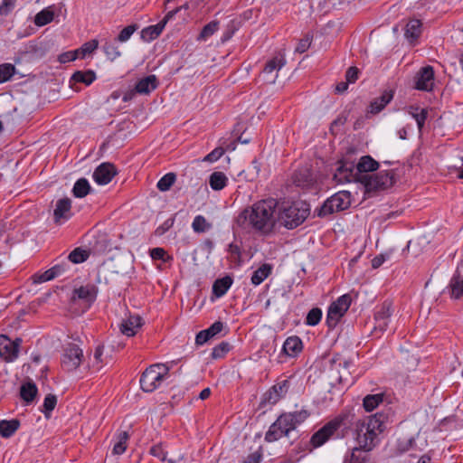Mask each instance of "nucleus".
I'll return each instance as SVG.
<instances>
[{"mask_svg":"<svg viewBox=\"0 0 463 463\" xmlns=\"http://www.w3.org/2000/svg\"><path fill=\"white\" fill-rule=\"evenodd\" d=\"M277 208V200H260L240 212L234 224L241 229L250 228L262 236H268L275 230Z\"/></svg>","mask_w":463,"mask_h":463,"instance_id":"f257e3e1","label":"nucleus"},{"mask_svg":"<svg viewBox=\"0 0 463 463\" xmlns=\"http://www.w3.org/2000/svg\"><path fill=\"white\" fill-rule=\"evenodd\" d=\"M388 415L377 412L367 419H357L354 413L352 422L353 436L365 450H373L377 445V436L385 430Z\"/></svg>","mask_w":463,"mask_h":463,"instance_id":"f03ea898","label":"nucleus"},{"mask_svg":"<svg viewBox=\"0 0 463 463\" xmlns=\"http://www.w3.org/2000/svg\"><path fill=\"white\" fill-rule=\"evenodd\" d=\"M354 412L350 410H344L316 431L311 437L310 443L315 448H318L325 444L331 437H346L352 428Z\"/></svg>","mask_w":463,"mask_h":463,"instance_id":"7ed1b4c3","label":"nucleus"},{"mask_svg":"<svg viewBox=\"0 0 463 463\" xmlns=\"http://www.w3.org/2000/svg\"><path fill=\"white\" fill-rule=\"evenodd\" d=\"M310 414V411L305 409L281 413L266 432L265 440L274 442L283 436H288L291 430L303 423Z\"/></svg>","mask_w":463,"mask_h":463,"instance_id":"20e7f679","label":"nucleus"},{"mask_svg":"<svg viewBox=\"0 0 463 463\" xmlns=\"http://www.w3.org/2000/svg\"><path fill=\"white\" fill-rule=\"evenodd\" d=\"M309 205L305 202L283 203L280 206L278 205L277 222L292 230L304 222L309 215Z\"/></svg>","mask_w":463,"mask_h":463,"instance_id":"39448f33","label":"nucleus"},{"mask_svg":"<svg viewBox=\"0 0 463 463\" xmlns=\"http://www.w3.org/2000/svg\"><path fill=\"white\" fill-rule=\"evenodd\" d=\"M351 193L340 191L327 198L323 204L316 210L317 216L326 217L335 213L348 209L351 205Z\"/></svg>","mask_w":463,"mask_h":463,"instance_id":"423d86ee","label":"nucleus"},{"mask_svg":"<svg viewBox=\"0 0 463 463\" xmlns=\"http://www.w3.org/2000/svg\"><path fill=\"white\" fill-rule=\"evenodd\" d=\"M165 364H153L146 368L140 377V387L145 392H152L158 388L168 373Z\"/></svg>","mask_w":463,"mask_h":463,"instance_id":"0eeeda50","label":"nucleus"},{"mask_svg":"<svg viewBox=\"0 0 463 463\" xmlns=\"http://www.w3.org/2000/svg\"><path fill=\"white\" fill-rule=\"evenodd\" d=\"M393 170L380 171L376 175H365L361 179V183L364 185L365 192H376L385 190L392 187L395 184Z\"/></svg>","mask_w":463,"mask_h":463,"instance_id":"6e6552de","label":"nucleus"},{"mask_svg":"<svg viewBox=\"0 0 463 463\" xmlns=\"http://www.w3.org/2000/svg\"><path fill=\"white\" fill-rule=\"evenodd\" d=\"M352 302L350 295L345 294L334 301L328 307L326 314V325L334 328L342 317L346 313Z\"/></svg>","mask_w":463,"mask_h":463,"instance_id":"1a4fd4ad","label":"nucleus"},{"mask_svg":"<svg viewBox=\"0 0 463 463\" xmlns=\"http://www.w3.org/2000/svg\"><path fill=\"white\" fill-rule=\"evenodd\" d=\"M83 351L76 344L70 343L64 349L61 359V368L70 373L75 371L81 364Z\"/></svg>","mask_w":463,"mask_h":463,"instance_id":"9d476101","label":"nucleus"},{"mask_svg":"<svg viewBox=\"0 0 463 463\" xmlns=\"http://www.w3.org/2000/svg\"><path fill=\"white\" fill-rule=\"evenodd\" d=\"M363 176H360L359 172L356 170V165L354 162L349 161H339V165L336 168L334 178L337 180L338 183H351V182H360L363 179Z\"/></svg>","mask_w":463,"mask_h":463,"instance_id":"9b49d317","label":"nucleus"},{"mask_svg":"<svg viewBox=\"0 0 463 463\" xmlns=\"http://www.w3.org/2000/svg\"><path fill=\"white\" fill-rule=\"evenodd\" d=\"M434 69L430 65L419 70L414 77V88L418 90L430 91L434 86Z\"/></svg>","mask_w":463,"mask_h":463,"instance_id":"f8f14e48","label":"nucleus"},{"mask_svg":"<svg viewBox=\"0 0 463 463\" xmlns=\"http://www.w3.org/2000/svg\"><path fill=\"white\" fill-rule=\"evenodd\" d=\"M289 388V381L285 379L271 386L264 394L261 404H276L281 398L285 397Z\"/></svg>","mask_w":463,"mask_h":463,"instance_id":"ddd939ff","label":"nucleus"},{"mask_svg":"<svg viewBox=\"0 0 463 463\" xmlns=\"http://www.w3.org/2000/svg\"><path fill=\"white\" fill-rule=\"evenodd\" d=\"M392 311V303L388 300L377 307L374 313V330L384 332L387 329Z\"/></svg>","mask_w":463,"mask_h":463,"instance_id":"4468645a","label":"nucleus"},{"mask_svg":"<svg viewBox=\"0 0 463 463\" xmlns=\"http://www.w3.org/2000/svg\"><path fill=\"white\" fill-rule=\"evenodd\" d=\"M98 288L93 284H87L74 288L71 300H82L90 307L97 299Z\"/></svg>","mask_w":463,"mask_h":463,"instance_id":"2eb2a0df","label":"nucleus"},{"mask_svg":"<svg viewBox=\"0 0 463 463\" xmlns=\"http://www.w3.org/2000/svg\"><path fill=\"white\" fill-rule=\"evenodd\" d=\"M21 342L20 338L12 341L5 335H0V355L6 361H14L18 356Z\"/></svg>","mask_w":463,"mask_h":463,"instance_id":"dca6fc26","label":"nucleus"},{"mask_svg":"<svg viewBox=\"0 0 463 463\" xmlns=\"http://www.w3.org/2000/svg\"><path fill=\"white\" fill-rule=\"evenodd\" d=\"M118 174L116 166L111 163H102L93 172L94 181L100 185L108 184Z\"/></svg>","mask_w":463,"mask_h":463,"instance_id":"f3484780","label":"nucleus"},{"mask_svg":"<svg viewBox=\"0 0 463 463\" xmlns=\"http://www.w3.org/2000/svg\"><path fill=\"white\" fill-rule=\"evenodd\" d=\"M72 216L71 200L68 197L59 199L56 202L53 211V219L55 223H63Z\"/></svg>","mask_w":463,"mask_h":463,"instance_id":"a211bd4d","label":"nucleus"},{"mask_svg":"<svg viewBox=\"0 0 463 463\" xmlns=\"http://www.w3.org/2000/svg\"><path fill=\"white\" fill-rule=\"evenodd\" d=\"M293 183L302 188H310L315 182L312 171L307 167H302L295 171L292 176Z\"/></svg>","mask_w":463,"mask_h":463,"instance_id":"6ab92c4d","label":"nucleus"},{"mask_svg":"<svg viewBox=\"0 0 463 463\" xmlns=\"http://www.w3.org/2000/svg\"><path fill=\"white\" fill-rule=\"evenodd\" d=\"M394 91L392 90H385L382 95L375 98L371 101L369 106V112L372 114H377L382 111L387 104H389L393 99Z\"/></svg>","mask_w":463,"mask_h":463,"instance_id":"aec40b11","label":"nucleus"},{"mask_svg":"<svg viewBox=\"0 0 463 463\" xmlns=\"http://www.w3.org/2000/svg\"><path fill=\"white\" fill-rule=\"evenodd\" d=\"M37 394L38 388L32 380H28L22 383L19 395L25 405L33 403Z\"/></svg>","mask_w":463,"mask_h":463,"instance_id":"412c9836","label":"nucleus"},{"mask_svg":"<svg viewBox=\"0 0 463 463\" xmlns=\"http://www.w3.org/2000/svg\"><path fill=\"white\" fill-rule=\"evenodd\" d=\"M223 328V323L221 321L214 322L207 329L200 331L195 337V343L198 345H202L208 340L219 334Z\"/></svg>","mask_w":463,"mask_h":463,"instance_id":"4be33fe9","label":"nucleus"},{"mask_svg":"<svg viewBox=\"0 0 463 463\" xmlns=\"http://www.w3.org/2000/svg\"><path fill=\"white\" fill-rule=\"evenodd\" d=\"M141 326L142 318L139 316H129L120 324V332L127 336H134Z\"/></svg>","mask_w":463,"mask_h":463,"instance_id":"5701e85b","label":"nucleus"},{"mask_svg":"<svg viewBox=\"0 0 463 463\" xmlns=\"http://www.w3.org/2000/svg\"><path fill=\"white\" fill-rule=\"evenodd\" d=\"M303 349V343L297 335L289 336L283 344L282 351L290 357L297 356Z\"/></svg>","mask_w":463,"mask_h":463,"instance_id":"b1692460","label":"nucleus"},{"mask_svg":"<svg viewBox=\"0 0 463 463\" xmlns=\"http://www.w3.org/2000/svg\"><path fill=\"white\" fill-rule=\"evenodd\" d=\"M157 85L158 80L156 76L151 74L139 80L135 86V90L139 94H149L157 88Z\"/></svg>","mask_w":463,"mask_h":463,"instance_id":"393cba45","label":"nucleus"},{"mask_svg":"<svg viewBox=\"0 0 463 463\" xmlns=\"http://www.w3.org/2000/svg\"><path fill=\"white\" fill-rule=\"evenodd\" d=\"M378 168L379 163L371 156H362L356 164V170L359 172L360 176L368 175V172H374Z\"/></svg>","mask_w":463,"mask_h":463,"instance_id":"a878e982","label":"nucleus"},{"mask_svg":"<svg viewBox=\"0 0 463 463\" xmlns=\"http://www.w3.org/2000/svg\"><path fill=\"white\" fill-rule=\"evenodd\" d=\"M286 64V60L282 55L275 56L267 61L262 72L263 74H276L270 79L269 82H274L277 78V72Z\"/></svg>","mask_w":463,"mask_h":463,"instance_id":"bb28decb","label":"nucleus"},{"mask_svg":"<svg viewBox=\"0 0 463 463\" xmlns=\"http://www.w3.org/2000/svg\"><path fill=\"white\" fill-rule=\"evenodd\" d=\"M165 26V21H160L155 25H150L141 31V39L145 42H151L156 39L163 32Z\"/></svg>","mask_w":463,"mask_h":463,"instance_id":"cd10ccee","label":"nucleus"},{"mask_svg":"<svg viewBox=\"0 0 463 463\" xmlns=\"http://www.w3.org/2000/svg\"><path fill=\"white\" fill-rule=\"evenodd\" d=\"M422 24L419 19H411L405 27L404 36L410 42L416 41L421 34Z\"/></svg>","mask_w":463,"mask_h":463,"instance_id":"c85d7f7f","label":"nucleus"},{"mask_svg":"<svg viewBox=\"0 0 463 463\" xmlns=\"http://www.w3.org/2000/svg\"><path fill=\"white\" fill-rule=\"evenodd\" d=\"M232 282L233 279L231 276H225L223 278L216 279L213 285V293L217 298L222 297L231 288Z\"/></svg>","mask_w":463,"mask_h":463,"instance_id":"c756f323","label":"nucleus"},{"mask_svg":"<svg viewBox=\"0 0 463 463\" xmlns=\"http://www.w3.org/2000/svg\"><path fill=\"white\" fill-rule=\"evenodd\" d=\"M20 427V420L13 419L11 420H0V435L3 438L12 437Z\"/></svg>","mask_w":463,"mask_h":463,"instance_id":"7c9ffc66","label":"nucleus"},{"mask_svg":"<svg viewBox=\"0 0 463 463\" xmlns=\"http://www.w3.org/2000/svg\"><path fill=\"white\" fill-rule=\"evenodd\" d=\"M111 360V355H105L104 356V345H98L94 352V357L93 361L91 362V364H90V367H92L95 371H99L103 364H108L109 361Z\"/></svg>","mask_w":463,"mask_h":463,"instance_id":"2f4dec72","label":"nucleus"},{"mask_svg":"<svg viewBox=\"0 0 463 463\" xmlns=\"http://www.w3.org/2000/svg\"><path fill=\"white\" fill-rule=\"evenodd\" d=\"M370 451L371 450H365L358 444V447L354 448L350 455L345 457V463H366L368 458L365 453Z\"/></svg>","mask_w":463,"mask_h":463,"instance_id":"473e14b6","label":"nucleus"},{"mask_svg":"<svg viewBox=\"0 0 463 463\" xmlns=\"http://www.w3.org/2000/svg\"><path fill=\"white\" fill-rule=\"evenodd\" d=\"M272 271V266L269 263L262 264L258 268L251 276V283L255 286L261 284Z\"/></svg>","mask_w":463,"mask_h":463,"instance_id":"72a5a7b5","label":"nucleus"},{"mask_svg":"<svg viewBox=\"0 0 463 463\" xmlns=\"http://www.w3.org/2000/svg\"><path fill=\"white\" fill-rule=\"evenodd\" d=\"M95 80L96 73L92 70L77 71L71 78V81L84 83L87 86L90 85Z\"/></svg>","mask_w":463,"mask_h":463,"instance_id":"f704fd0d","label":"nucleus"},{"mask_svg":"<svg viewBox=\"0 0 463 463\" xmlns=\"http://www.w3.org/2000/svg\"><path fill=\"white\" fill-rule=\"evenodd\" d=\"M91 187L86 178L78 179L72 188V194L76 198H83L90 194Z\"/></svg>","mask_w":463,"mask_h":463,"instance_id":"c9c22d12","label":"nucleus"},{"mask_svg":"<svg viewBox=\"0 0 463 463\" xmlns=\"http://www.w3.org/2000/svg\"><path fill=\"white\" fill-rule=\"evenodd\" d=\"M450 297L458 299L463 296V279L459 274H455L449 281Z\"/></svg>","mask_w":463,"mask_h":463,"instance_id":"e433bc0d","label":"nucleus"},{"mask_svg":"<svg viewBox=\"0 0 463 463\" xmlns=\"http://www.w3.org/2000/svg\"><path fill=\"white\" fill-rule=\"evenodd\" d=\"M228 178L222 172H213L209 178V184L214 191H220L227 185Z\"/></svg>","mask_w":463,"mask_h":463,"instance_id":"4c0bfd02","label":"nucleus"},{"mask_svg":"<svg viewBox=\"0 0 463 463\" xmlns=\"http://www.w3.org/2000/svg\"><path fill=\"white\" fill-rule=\"evenodd\" d=\"M53 19L54 12L51 9V7H47L36 14L33 22L35 25L41 27L50 24Z\"/></svg>","mask_w":463,"mask_h":463,"instance_id":"58836bf2","label":"nucleus"},{"mask_svg":"<svg viewBox=\"0 0 463 463\" xmlns=\"http://www.w3.org/2000/svg\"><path fill=\"white\" fill-rule=\"evenodd\" d=\"M409 113L416 120L419 131L420 132L428 117V109L411 106L410 107Z\"/></svg>","mask_w":463,"mask_h":463,"instance_id":"ea45409f","label":"nucleus"},{"mask_svg":"<svg viewBox=\"0 0 463 463\" xmlns=\"http://www.w3.org/2000/svg\"><path fill=\"white\" fill-rule=\"evenodd\" d=\"M383 393L368 394L364 398L363 406L366 411H373L383 402Z\"/></svg>","mask_w":463,"mask_h":463,"instance_id":"a19ab883","label":"nucleus"},{"mask_svg":"<svg viewBox=\"0 0 463 463\" xmlns=\"http://www.w3.org/2000/svg\"><path fill=\"white\" fill-rule=\"evenodd\" d=\"M129 439V434L128 431H120L117 435V442L113 447V454L121 455L123 454L128 448V440Z\"/></svg>","mask_w":463,"mask_h":463,"instance_id":"79ce46f5","label":"nucleus"},{"mask_svg":"<svg viewBox=\"0 0 463 463\" xmlns=\"http://www.w3.org/2000/svg\"><path fill=\"white\" fill-rule=\"evenodd\" d=\"M220 23L216 20L211 21L207 24H205L201 33H199L197 40L198 41H206L212 35H213L219 29Z\"/></svg>","mask_w":463,"mask_h":463,"instance_id":"37998d69","label":"nucleus"},{"mask_svg":"<svg viewBox=\"0 0 463 463\" xmlns=\"http://www.w3.org/2000/svg\"><path fill=\"white\" fill-rule=\"evenodd\" d=\"M90 254V250L78 247L68 255L67 259L72 263L79 264L86 261L89 259Z\"/></svg>","mask_w":463,"mask_h":463,"instance_id":"c03bdc74","label":"nucleus"},{"mask_svg":"<svg viewBox=\"0 0 463 463\" xmlns=\"http://www.w3.org/2000/svg\"><path fill=\"white\" fill-rule=\"evenodd\" d=\"M212 224L207 222L204 216L196 215L193 221L192 228L194 232L203 233L211 229Z\"/></svg>","mask_w":463,"mask_h":463,"instance_id":"a18cd8bd","label":"nucleus"},{"mask_svg":"<svg viewBox=\"0 0 463 463\" xmlns=\"http://www.w3.org/2000/svg\"><path fill=\"white\" fill-rule=\"evenodd\" d=\"M176 175L175 173H167L157 182L156 187L161 192L168 191L171 186L175 184Z\"/></svg>","mask_w":463,"mask_h":463,"instance_id":"49530a36","label":"nucleus"},{"mask_svg":"<svg viewBox=\"0 0 463 463\" xmlns=\"http://www.w3.org/2000/svg\"><path fill=\"white\" fill-rule=\"evenodd\" d=\"M57 404V397L54 394L49 393L45 396L43 409L41 411L44 414L46 418H49L51 412L55 409Z\"/></svg>","mask_w":463,"mask_h":463,"instance_id":"de8ad7c7","label":"nucleus"},{"mask_svg":"<svg viewBox=\"0 0 463 463\" xmlns=\"http://www.w3.org/2000/svg\"><path fill=\"white\" fill-rule=\"evenodd\" d=\"M99 46L98 40H90L85 43L80 48L75 50L77 52V56L80 58H84L86 55L92 53Z\"/></svg>","mask_w":463,"mask_h":463,"instance_id":"09e8293b","label":"nucleus"},{"mask_svg":"<svg viewBox=\"0 0 463 463\" xmlns=\"http://www.w3.org/2000/svg\"><path fill=\"white\" fill-rule=\"evenodd\" d=\"M15 72L14 65L11 63H3L0 65V83L8 81Z\"/></svg>","mask_w":463,"mask_h":463,"instance_id":"8fccbe9b","label":"nucleus"},{"mask_svg":"<svg viewBox=\"0 0 463 463\" xmlns=\"http://www.w3.org/2000/svg\"><path fill=\"white\" fill-rule=\"evenodd\" d=\"M103 51L109 60L111 61H115L117 58H118L121 53L118 50V47L111 43V42H106L103 45Z\"/></svg>","mask_w":463,"mask_h":463,"instance_id":"3c124183","label":"nucleus"},{"mask_svg":"<svg viewBox=\"0 0 463 463\" xmlns=\"http://www.w3.org/2000/svg\"><path fill=\"white\" fill-rule=\"evenodd\" d=\"M138 29V25L137 24H132L130 25L123 28L118 35L116 38V41L119 43H125L129 40L132 34Z\"/></svg>","mask_w":463,"mask_h":463,"instance_id":"603ef678","label":"nucleus"},{"mask_svg":"<svg viewBox=\"0 0 463 463\" xmlns=\"http://www.w3.org/2000/svg\"><path fill=\"white\" fill-rule=\"evenodd\" d=\"M322 318V311L318 307L312 308L307 315L306 324L307 326H317Z\"/></svg>","mask_w":463,"mask_h":463,"instance_id":"864d4df0","label":"nucleus"},{"mask_svg":"<svg viewBox=\"0 0 463 463\" xmlns=\"http://www.w3.org/2000/svg\"><path fill=\"white\" fill-rule=\"evenodd\" d=\"M230 351V344L227 342H222L217 345L212 352L213 359L222 358Z\"/></svg>","mask_w":463,"mask_h":463,"instance_id":"5fc2aeb1","label":"nucleus"},{"mask_svg":"<svg viewBox=\"0 0 463 463\" xmlns=\"http://www.w3.org/2000/svg\"><path fill=\"white\" fill-rule=\"evenodd\" d=\"M16 0H3L0 5V15L7 16L14 9Z\"/></svg>","mask_w":463,"mask_h":463,"instance_id":"6e6d98bb","label":"nucleus"},{"mask_svg":"<svg viewBox=\"0 0 463 463\" xmlns=\"http://www.w3.org/2000/svg\"><path fill=\"white\" fill-rule=\"evenodd\" d=\"M149 453L160 459L161 461H165L166 459L167 452L162 447L161 443L156 444L150 448Z\"/></svg>","mask_w":463,"mask_h":463,"instance_id":"4d7b16f0","label":"nucleus"},{"mask_svg":"<svg viewBox=\"0 0 463 463\" xmlns=\"http://www.w3.org/2000/svg\"><path fill=\"white\" fill-rule=\"evenodd\" d=\"M416 448V441L414 437H411L406 441H399L398 443V450L401 452H406L410 449H414Z\"/></svg>","mask_w":463,"mask_h":463,"instance_id":"13d9d810","label":"nucleus"},{"mask_svg":"<svg viewBox=\"0 0 463 463\" xmlns=\"http://www.w3.org/2000/svg\"><path fill=\"white\" fill-rule=\"evenodd\" d=\"M360 71L357 67H349L345 72V80L348 83H354L359 77Z\"/></svg>","mask_w":463,"mask_h":463,"instance_id":"bf43d9fd","label":"nucleus"},{"mask_svg":"<svg viewBox=\"0 0 463 463\" xmlns=\"http://www.w3.org/2000/svg\"><path fill=\"white\" fill-rule=\"evenodd\" d=\"M311 40H312L311 37H309L308 35H306L303 39H301L298 42L295 51L299 53L305 52L310 47Z\"/></svg>","mask_w":463,"mask_h":463,"instance_id":"052dcab7","label":"nucleus"},{"mask_svg":"<svg viewBox=\"0 0 463 463\" xmlns=\"http://www.w3.org/2000/svg\"><path fill=\"white\" fill-rule=\"evenodd\" d=\"M224 154V149L222 147H216L211 153H209L204 158L203 161L207 162H215L217 161L222 155Z\"/></svg>","mask_w":463,"mask_h":463,"instance_id":"680f3d73","label":"nucleus"},{"mask_svg":"<svg viewBox=\"0 0 463 463\" xmlns=\"http://www.w3.org/2000/svg\"><path fill=\"white\" fill-rule=\"evenodd\" d=\"M36 279H34V282H45L53 279L56 278V273H54L51 269H47L43 273L40 275L34 276Z\"/></svg>","mask_w":463,"mask_h":463,"instance_id":"e2e57ef3","label":"nucleus"},{"mask_svg":"<svg viewBox=\"0 0 463 463\" xmlns=\"http://www.w3.org/2000/svg\"><path fill=\"white\" fill-rule=\"evenodd\" d=\"M77 58H78L77 52L70 51V52H62L61 54H60L58 57V61L61 63H66L69 61H75Z\"/></svg>","mask_w":463,"mask_h":463,"instance_id":"0e129e2a","label":"nucleus"},{"mask_svg":"<svg viewBox=\"0 0 463 463\" xmlns=\"http://www.w3.org/2000/svg\"><path fill=\"white\" fill-rule=\"evenodd\" d=\"M262 459V449L260 448L257 451L250 453L242 463H260Z\"/></svg>","mask_w":463,"mask_h":463,"instance_id":"69168bd1","label":"nucleus"},{"mask_svg":"<svg viewBox=\"0 0 463 463\" xmlns=\"http://www.w3.org/2000/svg\"><path fill=\"white\" fill-rule=\"evenodd\" d=\"M347 121V117L341 114L339 115L332 123L330 126V130L332 133H334L335 130H338V128L342 126H344Z\"/></svg>","mask_w":463,"mask_h":463,"instance_id":"338daca9","label":"nucleus"},{"mask_svg":"<svg viewBox=\"0 0 463 463\" xmlns=\"http://www.w3.org/2000/svg\"><path fill=\"white\" fill-rule=\"evenodd\" d=\"M165 250L163 248H154L150 250V257L153 260H164Z\"/></svg>","mask_w":463,"mask_h":463,"instance_id":"774afa93","label":"nucleus"}]
</instances>
